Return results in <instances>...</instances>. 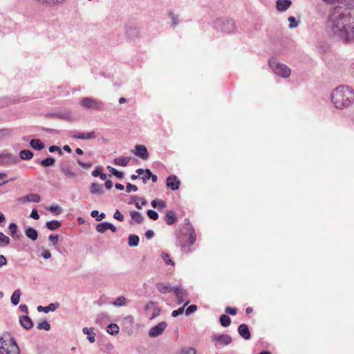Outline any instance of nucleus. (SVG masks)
<instances>
[{
  "label": "nucleus",
  "instance_id": "nucleus-1",
  "mask_svg": "<svg viewBox=\"0 0 354 354\" xmlns=\"http://www.w3.org/2000/svg\"><path fill=\"white\" fill-rule=\"evenodd\" d=\"M326 26L335 40L344 44L354 43V13L340 6L332 8L328 12Z\"/></svg>",
  "mask_w": 354,
  "mask_h": 354
},
{
  "label": "nucleus",
  "instance_id": "nucleus-2",
  "mask_svg": "<svg viewBox=\"0 0 354 354\" xmlns=\"http://www.w3.org/2000/svg\"><path fill=\"white\" fill-rule=\"evenodd\" d=\"M330 99L336 109H347L354 102V91L348 86H339L332 91Z\"/></svg>",
  "mask_w": 354,
  "mask_h": 354
},
{
  "label": "nucleus",
  "instance_id": "nucleus-3",
  "mask_svg": "<svg viewBox=\"0 0 354 354\" xmlns=\"http://www.w3.org/2000/svg\"><path fill=\"white\" fill-rule=\"evenodd\" d=\"M8 339L0 337V354H20V350L16 339L10 333L5 334Z\"/></svg>",
  "mask_w": 354,
  "mask_h": 354
},
{
  "label": "nucleus",
  "instance_id": "nucleus-4",
  "mask_svg": "<svg viewBox=\"0 0 354 354\" xmlns=\"http://www.w3.org/2000/svg\"><path fill=\"white\" fill-rule=\"evenodd\" d=\"M213 27L217 31L229 34L234 32L237 29L234 21L228 18L216 19Z\"/></svg>",
  "mask_w": 354,
  "mask_h": 354
},
{
  "label": "nucleus",
  "instance_id": "nucleus-5",
  "mask_svg": "<svg viewBox=\"0 0 354 354\" xmlns=\"http://www.w3.org/2000/svg\"><path fill=\"white\" fill-rule=\"evenodd\" d=\"M268 64L272 71L277 75L287 78L290 75V69L286 64L279 62L275 58H270Z\"/></svg>",
  "mask_w": 354,
  "mask_h": 354
},
{
  "label": "nucleus",
  "instance_id": "nucleus-6",
  "mask_svg": "<svg viewBox=\"0 0 354 354\" xmlns=\"http://www.w3.org/2000/svg\"><path fill=\"white\" fill-rule=\"evenodd\" d=\"M80 104L86 109L95 111H102L105 109L104 104L102 101L96 100L91 97H83Z\"/></svg>",
  "mask_w": 354,
  "mask_h": 354
},
{
  "label": "nucleus",
  "instance_id": "nucleus-7",
  "mask_svg": "<svg viewBox=\"0 0 354 354\" xmlns=\"http://www.w3.org/2000/svg\"><path fill=\"white\" fill-rule=\"evenodd\" d=\"M187 232L189 236L187 243L183 241L180 237H178L177 239L176 245L178 246H180L181 248V250H184L186 248L187 245L188 244V249L187 252H191L192 250H191L190 247L193 245L196 242V234L192 225L189 226Z\"/></svg>",
  "mask_w": 354,
  "mask_h": 354
},
{
  "label": "nucleus",
  "instance_id": "nucleus-8",
  "mask_svg": "<svg viewBox=\"0 0 354 354\" xmlns=\"http://www.w3.org/2000/svg\"><path fill=\"white\" fill-rule=\"evenodd\" d=\"M212 342H215V347L218 348V346H227L232 342V338L227 334H215L211 337Z\"/></svg>",
  "mask_w": 354,
  "mask_h": 354
},
{
  "label": "nucleus",
  "instance_id": "nucleus-9",
  "mask_svg": "<svg viewBox=\"0 0 354 354\" xmlns=\"http://www.w3.org/2000/svg\"><path fill=\"white\" fill-rule=\"evenodd\" d=\"M19 160L18 157L15 155L9 153H0V165L9 166L17 162Z\"/></svg>",
  "mask_w": 354,
  "mask_h": 354
},
{
  "label": "nucleus",
  "instance_id": "nucleus-10",
  "mask_svg": "<svg viewBox=\"0 0 354 354\" xmlns=\"http://www.w3.org/2000/svg\"><path fill=\"white\" fill-rule=\"evenodd\" d=\"M167 326V322H161L157 325L153 326L149 332V336L151 337H156L159 335H160L165 329L166 328Z\"/></svg>",
  "mask_w": 354,
  "mask_h": 354
},
{
  "label": "nucleus",
  "instance_id": "nucleus-11",
  "mask_svg": "<svg viewBox=\"0 0 354 354\" xmlns=\"http://www.w3.org/2000/svg\"><path fill=\"white\" fill-rule=\"evenodd\" d=\"M133 153L142 160H147L149 156L147 147L142 145H136Z\"/></svg>",
  "mask_w": 354,
  "mask_h": 354
},
{
  "label": "nucleus",
  "instance_id": "nucleus-12",
  "mask_svg": "<svg viewBox=\"0 0 354 354\" xmlns=\"http://www.w3.org/2000/svg\"><path fill=\"white\" fill-rule=\"evenodd\" d=\"M172 291H174L177 297L179 304L183 303L188 296L187 291L180 287H173Z\"/></svg>",
  "mask_w": 354,
  "mask_h": 354
},
{
  "label": "nucleus",
  "instance_id": "nucleus-13",
  "mask_svg": "<svg viewBox=\"0 0 354 354\" xmlns=\"http://www.w3.org/2000/svg\"><path fill=\"white\" fill-rule=\"evenodd\" d=\"M166 184L171 190L176 191L179 189L180 181L176 176L170 175L167 178Z\"/></svg>",
  "mask_w": 354,
  "mask_h": 354
},
{
  "label": "nucleus",
  "instance_id": "nucleus-14",
  "mask_svg": "<svg viewBox=\"0 0 354 354\" xmlns=\"http://www.w3.org/2000/svg\"><path fill=\"white\" fill-rule=\"evenodd\" d=\"M18 201L26 203H38L41 201L40 196L37 194H29L26 196L19 197L17 199Z\"/></svg>",
  "mask_w": 354,
  "mask_h": 354
},
{
  "label": "nucleus",
  "instance_id": "nucleus-15",
  "mask_svg": "<svg viewBox=\"0 0 354 354\" xmlns=\"http://www.w3.org/2000/svg\"><path fill=\"white\" fill-rule=\"evenodd\" d=\"M60 170L63 174L68 178H75L77 174L72 171L70 165L63 162L60 164Z\"/></svg>",
  "mask_w": 354,
  "mask_h": 354
},
{
  "label": "nucleus",
  "instance_id": "nucleus-16",
  "mask_svg": "<svg viewBox=\"0 0 354 354\" xmlns=\"http://www.w3.org/2000/svg\"><path fill=\"white\" fill-rule=\"evenodd\" d=\"M238 333L245 340H248L251 337V333L249 330V327L245 324H241L238 326Z\"/></svg>",
  "mask_w": 354,
  "mask_h": 354
},
{
  "label": "nucleus",
  "instance_id": "nucleus-17",
  "mask_svg": "<svg viewBox=\"0 0 354 354\" xmlns=\"http://www.w3.org/2000/svg\"><path fill=\"white\" fill-rule=\"evenodd\" d=\"M73 138L75 139H81V140H91L95 139L96 138V133L95 131L91 132H75L73 135Z\"/></svg>",
  "mask_w": 354,
  "mask_h": 354
},
{
  "label": "nucleus",
  "instance_id": "nucleus-18",
  "mask_svg": "<svg viewBox=\"0 0 354 354\" xmlns=\"http://www.w3.org/2000/svg\"><path fill=\"white\" fill-rule=\"evenodd\" d=\"M19 323L25 329H30L33 326V322L31 318L28 315H21L19 317Z\"/></svg>",
  "mask_w": 354,
  "mask_h": 354
},
{
  "label": "nucleus",
  "instance_id": "nucleus-19",
  "mask_svg": "<svg viewBox=\"0 0 354 354\" xmlns=\"http://www.w3.org/2000/svg\"><path fill=\"white\" fill-rule=\"evenodd\" d=\"M291 4L290 0H277L276 1V8L279 12H284L290 8Z\"/></svg>",
  "mask_w": 354,
  "mask_h": 354
},
{
  "label": "nucleus",
  "instance_id": "nucleus-20",
  "mask_svg": "<svg viewBox=\"0 0 354 354\" xmlns=\"http://www.w3.org/2000/svg\"><path fill=\"white\" fill-rule=\"evenodd\" d=\"M126 35L127 36L131 39H133L138 37L139 30L137 27L129 25L126 26Z\"/></svg>",
  "mask_w": 354,
  "mask_h": 354
},
{
  "label": "nucleus",
  "instance_id": "nucleus-21",
  "mask_svg": "<svg viewBox=\"0 0 354 354\" xmlns=\"http://www.w3.org/2000/svg\"><path fill=\"white\" fill-rule=\"evenodd\" d=\"M59 307V303H50L48 306L43 307L41 306H39L37 308V310L39 312H44L45 313H48L49 312H53L57 308Z\"/></svg>",
  "mask_w": 354,
  "mask_h": 354
},
{
  "label": "nucleus",
  "instance_id": "nucleus-22",
  "mask_svg": "<svg viewBox=\"0 0 354 354\" xmlns=\"http://www.w3.org/2000/svg\"><path fill=\"white\" fill-rule=\"evenodd\" d=\"M165 218L167 224L169 225H171L177 221L176 214L172 210H169L166 212Z\"/></svg>",
  "mask_w": 354,
  "mask_h": 354
},
{
  "label": "nucleus",
  "instance_id": "nucleus-23",
  "mask_svg": "<svg viewBox=\"0 0 354 354\" xmlns=\"http://www.w3.org/2000/svg\"><path fill=\"white\" fill-rule=\"evenodd\" d=\"M30 146L35 150L41 151L45 147V145L40 139L34 138L30 141Z\"/></svg>",
  "mask_w": 354,
  "mask_h": 354
},
{
  "label": "nucleus",
  "instance_id": "nucleus-24",
  "mask_svg": "<svg viewBox=\"0 0 354 354\" xmlns=\"http://www.w3.org/2000/svg\"><path fill=\"white\" fill-rule=\"evenodd\" d=\"M90 192L92 194H98L102 195L104 194V190L102 188V185L97 183H92L90 187Z\"/></svg>",
  "mask_w": 354,
  "mask_h": 354
},
{
  "label": "nucleus",
  "instance_id": "nucleus-25",
  "mask_svg": "<svg viewBox=\"0 0 354 354\" xmlns=\"http://www.w3.org/2000/svg\"><path fill=\"white\" fill-rule=\"evenodd\" d=\"M25 234L28 238H29L32 241H35L38 238L37 231L32 227H28L25 230Z\"/></svg>",
  "mask_w": 354,
  "mask_h": 354
},
{
  "label": "nucleus",
  "instance_id": "nucleus-26",
  "mask_svg": "<svg viewBox=\"0 0 354 354\" xmlns=\"http://www.w3.org/2000/svg\"><path fill=\"white\" fill-rule=\"evenodd\" d=\"M156 288L162 294L169 292L171 290H172L173 288L172 287H171L169 283H158L156 284Z\"/></svg>",
  "mask_w": 354,
  "mask_h": 354
},
{
  "label": "nucleus",
  "instance_id": "nucleus-27",
  "mask_svg": "<svg viewBox=\"0 0 354 354\" xmlns=\"http://www.w3.org/2000/svg\"><path fill=\"white\" fill-rule=\"evenodd\" d=\"M130 160H131L130 157L120 156V157L115 158L113 160V162L116 165L121 166V167H125L129 164Z\"/></svg>",
  "mask_w": 354,
  "mask_h": 354
},
{
  "label": "nucleus",
  "instance_id": "nucleus-28",
  "mask_svg": "<svg viewBox=\"0 0 354 354\" xmlns=\"http://www.w3.org/2000/svg\"><path fill=\"white\" fill-rule=\"evenodd\" d=\"M94 328L85 327L82 329L84 334L88 335V339L91 343H93L95 341V333L93 332Z\"/></svg>",
  "mask_w": 354,
  "mask_h": 354
},
{
  "label": "nucleus",
  "instance_id": "nucleus-29",
  "mask_svg": "<svg viewBox=\"0 0 354 354\" xmlns=\"http://www.w3.org/2000/svg\"><path fill=\"white\" fill-rule=\"evenodd\" d=\"M151 205L153 208L158 209V211H162L167 206L165 201L158 198L153 200L151 202Z\"/></svg>",
  "mask_w": 354,
  "mask_h": 354
},
{
  "label": "nucleus",
  "instance_id": "nucleus-30",
  "mask_svg": "<svg viewBox=\"0 0 354 354\" xmlns=\"http://www.w3.org/2000/svg\"><path fill=\"white\" fill-rule=\"evenodd\" d=\"M21 295V292L19 289H17L13 292L10 299L11 303L13 306L19 304Z\"/></svg>",
  "mask_w": 354,
  "mask_h": 354
},
{
  "label": "nucleus",
  "instance_id": "nucleus-31",
  "mask_svg": "<svg viewBox=\"0 0 354 354\" xmlns=\"http://www.w3.org/2000/svg\"><path fill=\"white\" fill-rule=\"evenodd\" d=\"M130 216L131 219L137 223H141L144 221V216L139 212L132 211L130 212Z\"/></svg>",
  "mask_w": 354,
  "mask_h": 354
},
{
  "label": "nucleus",
  "instance_id": "nucleus-32",
  "mask_svg": "<svg viewBox=\"0 0 354 354\" xmlns=\"http://www.w3.org/2000/svg\"><path fill=\"white\" fill-rule=\"evenodd\" d=\"M62 225V223L57 220H53L47 221L46 223V227L50 230H55Z\"/></svg>",
  "mask_w": 354,
  "mask_h": 354
},
{
  "label": "nucleus",
  "instance_id": "nucleus-33",
  "mask_svg": "<svg viewBox=\"0 0 354 354\" xmlns=\"http://www.w3.org/2000/svg\"><path fill=\"white\" fill-rule=\"evenodd\" d=\"M140 238L138 235L130 234L128 237V245L130 247H136L138 245Z\"/></svg>",
  "mask_w": 354,
  "mask_h": 354
},
{
  "label": "nucleus",
  "instance_id": "nucleus-34",
  "mask_svg": "<svg viewBox=\"0 0 354 354\" xmlns=\"http://www.w3.org/2000/svg\"><path fill=\"white\" fill-rule=\"evenodd\" d=\"M33 153L29 149H23L19 152V158L21 160H30L33 157Z\"/></svg>",
  "mask_w": 354,
  "mask_h": 354
},
{
  "label": "nucleus",
  "instance_id": "nucleus-35",
  "mask_svg": "<svg viewBox=\"0 0 354 354\" xmlns=\"http://www.w3.org/2000/svg\"><path fill=\"white\" fill-rule=\"evenodd\" d=\"M55 163V160L52 157H48L39 161V164L44 167H52Z\"/></svg>",
  "mask_w": 354,
  "mask_h": 354
},
{
  "label": "nucleus",
  "instance_id": "nucleus-36",
  "mask_svg": "<svg viewBox=\"0 0 354 354\" xmlns=\"http://www.w3.org/2000/svg\"><path fill=\"white\" fill-rule=\"evenodd\" d=\"M219 322L223 327H227L231 324V319L227 315H221L219 317Z\"/></svg>",
  "mask_w": 354,
  "mask_h": 354
},
{
  "label": "nucleus",
  "instance_id": "nucleus-37",
  "mask_svg": "<svg viewBox=\"0 0 354 354\" xmlns=\"http://www.w3.org/2000/svg\"><path fill=\"white\" fill-rule=\"evenodd\" d=\"M106 331L110 335H116L119 333V326L116 324L111 323L106 327Z\"/></svg>",
  "mask_w": 354,
  "mask_h": 354
},
{
  "label": "nucleus",
  "instance_id": "nucleus-38",
  "mask_svg": "<svg viewBox=\"0 0 354 354\" xmlns=\"http://www.w3.org/2000/svg\"><path fill=\"white\" fill-rule=\"evenodd\" d=\"M107 169L111 174H113L114 176L118 178V179H122L124 177V173L122 171H120L115 169L114 167H112L109 165L107 166Z\"/></svg>",
  "mask_w": 354,
  "mask_h": 354
},
{
  "label": "nucleus",
  "instance_id": "nucleus-39",
  "mask_svg": "<svg viewBox=\"0 0 354 354\" xmlns=\"http://www.w3.org/2000/svg\"><path fill=\"white\" fill-rule=\"evenodd\" d=\"M37 328L39 330L49 331L51 328L50 324L46 320H43L37 324Z\"/></svg>",
  "mask_w": 354,
  "mask_h": 354
},
{
  "label": "nucleus",
  "instance_id": "nucleus-40",
  "mask_svg": "<svg viewBox=\"0 0 354 354\" xmlns=\"http://www.w3.org/2000/svg\"><path fill=\"white\" fill-rule=\"evenodd\" d=\"M189 300H187L186 301H185V304L183 307H180V308H178L177 310H174L172 311L171 315L174 317H176L178 315H182L185 311V307L186 306H187L189 304Z\"/></svg>",
  "mask_w": 354,
  "mask_h": 354
},
{
  "label": "nucleus",
  "instance_id": "nucleus-41",
  "mask_svg": "<svg viewBox=\"0 0 354 354\" xmlns=\"http://www.w3.org/2000/svg\"><path fill=\"white\" fill-rule=\"evenodd\" d=\"M10 242L9 237L0 232V247H6L10 244Z\"/></svg>",
  "mask_w": 354,
  "mask_h": 354
},
{
  "label": "nucleus",
  "instance_id": "nucleus-42",
  "mask_svg": "<svg viewBox=\"0 0 354 354\" xmlns=\"http://www.w3.org/2000/svg\"><path fill=\"white\" fill-rule=\"evenodd\" d=\"M91 216L93 218H95V220L97 221H101L102 220H103L105 218L106 214H105V213H103V212L101 214H99V212L97 210H93L91 212Z\"/></svg>",
  "mask_w": 354,
  "mask_h": 354
},
{
  "label": "nucleus",
  "instance_id": "nucleus-43",
  "mask_svg": "<svg viewBox=\"0 0 354 354\" xmlns=\"http://www.w3.org/2000/svg\"><path fill=\"white\" fill-rule=\"evenodd\" d=\"M50 117H55L64 120H70L71 114L69 113H56L50 114Z\"/></svg>",
  "mask_w": 354,
  "mask_h": 354
},
{
  "label": "nucleus",
  "instance_id": "nucleus-44",
  "mask_svg": "<svg viewBox=\"0 0 354 354\" xmlns=\"http://www.w3.org/2000/svg\"><path fill=\"white\" fill-rule=\"evenodd\" d=\"M127 304V299L120 296L116 298V299L113 302V306H123Z\"/></svg>",
  "mask_w": 354,
  "mask_h": 354
},
{
  "label": "nucleus",
  "instance_id": "nucleus-45",
  "mask_svg": "<svg viewBox=\"0 0 354 354\" xmlns=\"http://www.w3.org/2000/svg\"><path fill=\"white\" fill-rule=\"evenodd\" d=\"M96 230L100 233H104L106 230H108L107 227V222H102L98 223L96 226Z\"/></svg>",
  "mask_w": 354,
  "mask_h": 354
},
{
  "label": "nucleus",
  "instance_id": "nucleus-46",
  "mask_svg": "<svg viewBox=\"0 0 354 354\" xmlns=\"http://www.w3.org/2000/svg\"><path fill=\"white\" fill-rule=\"evenodd\" d=\"M46 209L50 211L56 215H59L62 212V208L59 205H53L46 207Z\"/></svg>",
  "mask_w": 354,
  "mask_h": 354
},
{
  "label": "nucleus",
  "instance_id": "nucleus-47",
  "mask_svg": "<svg viewBox=\"0 0 354 354\" xmlns=\"http://www.w3.org/2000/svg\"><path fill=\"white\" fill-rule=\"evenodd\" d=\"M147 214L148 217L149 218L152 219L153 221H156L159 218L158 212L153 209H148L147 211Z\"/></svg>",
  "mask_w": 354,
  "mask_h": 354
},
{
  "label": "nucleus",
  "instance_id": "nucleus-48",
  "mask_svg": "<svg viewBox=\"0 0 354 354\" xmlns=\"http://www.w3.org/2000/svg\"><path fill=\"white\" fill-rule=\"evenodd\" d=\"M339 3H343L348 10H354V0H341Z\"/></svg>",
  "mask_w": 354,
  "mask_h": 354
},
{
  "label": "nucleus",
  "instance_id": "nucleus-49",
  "mask_svg": "<svg viewBox=\"0 0 354 354\" xmlns=\"http://www.w3.org/2000/svg\"><path fill=\"white\" fill-rule=\"evenodd\" d=\"M288 21H289V28H297L299 25V21L296 20L295 17L293 16H290L288 18Z\"/></svg>",
  "mask_w": 354,
  "mask_h": 354
},
{
  "label": "nucleus",
  "instance_id": "nucleus-50",
  "mask_svg": "<svg viewBox=\"0 0 354 354\" xmlns=\"http://www.w3.org/2000/svg\"><path fill=\"white\" fill-rule=\"evenodd\" d=\"M49 241L53 245H56L58 243L59 235L58 234H50L48 236Z\"/></svg>",
  "mask_w": 354,
  "mask_h": 354
},
{
  "label": "nucleus",
  "instance_id": "nucleus-51",
  "mask_svg": "<svg viewBox=\"0 0 354 354\" xmlns=\"http://www.w3.org/2000/svg\"><path fill=\"white\" fill-rule=\"evenodd\" d=\"M162 257L167 265H174V261L171 259L169 255L167 253H162Z\"/></svg>",
  "mask_w": 354,
  "mask_h": 354
},
{
  "label": "nucleus",
  "instance_id": "nucleus-52",
  "mask_svg": "<svg viewBox=\"0 0 354 354\" xmlns=\"http://www.w3.org/2000/svg\"><path fill=\"white\" fill-rule=\"evenodd\" d=\"M197 310V306L196 305H190L185 310V315L189 316V315L194 313Z\"/></svg>",
  "mask_w": 354,
  "mask_h": 354
},
{
  "label": "nucleus",
  "instance_id": "nucleus-53",
  "mask_svg": "<svg viewBox=\"0 0 354 354\" xmlns=\"http://www.w3.org/2000/svg\"><path fill=\"white\" fill-rule=\"evenodd\" d=\"M77 164L84 169H88L92 167L93 164L91 162H84L80 159L77 160Z\"/></svg>",
  "mask_w": 354,
  "mask_h": 354
},
{
  "label": "nucleus",
  "instance_id": "nucleus-54",
  "mask_svg": "<svg viewBox=\"0 0 354 354\" xmlns=\"http://www.w3.org/2000/svg\"><path fill=\"white\" fill-rule=\"evenodd\" d=\"M151 170L149 169H145V176L140 177L144 184L147 183V180L150 179Z\"/></svg>",
  "mask_w": 354,
  "mask_h": 354
},
{
  "label": "nucleus",
  "instance_id": "nucleus-55",
  "mask_svg": "<svg viewBox=\"0 0 354 354\" xmlns=\"http://www.w3.org/2000/svg\"><path fill=\"white\" fill-rule=\"evenodd\" d=\"M181 354H196V350L192 347H186L181 350Z\"/></svg>",
  "mask_w": 354,
  "mask_h": 354
},
{
  "label": "nucleus",
  "instance_id": "nucleus-56",
  "mask_svg": "<svg viewBox=\"0 0 354 354\" xmlns=\"http://www.w3.org/2000/svg\"><path fill=\"white\" fill-rule=\"evenodd\" d=\"M138 187L135 185L128 183L126 185V192L130 193L131 192H136Z\"/></svg>",
  "mask_w": 354,
  "mask_h": 354
},
{
  "label": "nucleus",
  "instance_id": "nucleus-57",
  "mask_svg": "<svg viewBox=\"0 0 354 354\" xmlns=\"http://www.w3.org/2000/svg\"><path fill=\"white\" fill-rule=\"evenodd\" d=\"M48 151L50 153L58 152L59 156L63 155V153H62L61 149L59 147L55 146V145H52V146L49 147Z\"/></svg>",
  "mask_w": 354,
  "mask_h": 354
},
{
  "label": "nucleus",
  "instance_id": "nucleus-58",
  "mask_svg": "<svg viewBox=\"0 0 354 354\" xmlns=\"http://www.w3.org/2000/svg\"><path fill=\"white\" fill-rule=\"evenodd\" d=\"M225 312L227 313V314H229L230 315H236V313H237V309L236 308H232V307H230V306H227L225 308Z\"/></svg>",
  "mask_w": 354,
  "mask_h": 354
},
{
  "label": "nucleus",
  "instance_id": "nucleus-59",
  "mask_svg": "<svg viewBox=\"0 0 354 354\" xmlns=\"http://www.w3.org/2000/svg\"><path fill=\"white\" fill-rule=\"evenodd\" d=\"M113 218L117 219L119 221H123L124 220V216L123 214L120 212L119 209H116L114 214Z\"/></svg>",
  "mask_w": 354,
  "mask_h": 354
},
{
  "label": "nucleus",
  "instance_id": "nucleus-60",
  "mask_svg": "<svg viewBox=\"0 0 354 354\" xmlns=\"http://www.w3.org/2000/svg\"><path fill=\"white\" fill-rule=\"evenodd\" d=\"M169 16L171 19L172 24L175 26H177L178 24V15H174L173 12H169Z\"/></svg>",
  "mask_w": 354,
  "mask_h": 354
},
{
  "label": "nucleus",
  "instance_id": "nucleus-61",
  "mask_svg": "<svg viewBox=\"0 0 354 354\" xmlns=\"http://www.w3.org/2000/svg\"><path fill=\"white\" fill-rule=\"evenodd\" d=\"M102 171H103V167H97L95 170L92 171V176L94 177H98Z\"/></svg>",
  "mask_w": 354,
  "mask_h": 354
},
{
  "label": "nucleus",
  "instance_id": "nucleus-62",
  "mask_svg": "<svg viewBox=\"0 0 354 354\" xmlns=\"http://www.w3.org/2000/svg\"><path fill=\"white\" fill-rule=\"evenodd\" d=\"M10 133V131L8 129H0V140L5 136H9Z\"/></svg>",
  "mask_w": 354,
  "mask_h": 354
},
{
  "label": "nucleus",
  "instance_id": "nucleus-63",
  "mask_svg": "<svg viewBox=\"0 0 354 354\" xmlns=\"http://www.w3.org/2000/svg\"><path fill=\"white\" fill-rule=\"evenodd\" d=\"M8 228H9L10 232V235L12 234H15L16 232H17V225L15 223H11L9 225Z\"/></svg>",
  "mask_w": 354,
  "mask_h": 354
},
{
  "label": "nucleus",
  "instance_id": "nucleus-64",
  "mask_svg": "<svg viewBox=\"0 0 354 354\" xmlns=\"http://www.w3.org/2000/svg\"><path fill=\"white\" fill-rule=\"evenodd\" d=\"M30 217L35 220H37L39 218V214L36 209H33L32 210Z\"/></svg>",
  "mask_w": 354,
  "mask_h": 354
}]
</instances>
